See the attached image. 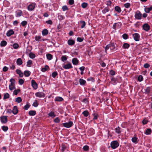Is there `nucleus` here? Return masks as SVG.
<instances>
[{"mask_svg": "<svg viewBox=\"0 0 152 152\" xmlns=\"http://www.w3.org/2000/svg\"><path fill=\"white\" fill-rule=\"evenodd\" d=\"M119 145V143L117 141H113L110 143V146L113 149L117 148Z\"/></svg>", "mask_w": 152, "mask_h": 152, "instance_id": "nucleus-1", "label": "nucleus"}, {"mask_svg": "<svg viewBox=\"0 0 152 152\" xmlns=\"http://www.w3.org/2000/svg\"><path fill=\"white\" fill-rule=\"evenodd\" d=\"M142 14L139 11H136L135 13L134 16L136 19L141 20L142 18Z\"/></svg>", "mask_w": 152, "mask_h": 152, "instance_id": "nucleus-2", "label": "nucleus"}, {"mask_svg": "<svg viewBox=\"0 0 152 152\" xmlns=\"http://www.w3.org/2000/svg\"><path fill=\"white\" fill-rule=\"evenodd\" d=\"M36 5V4L35 3H31L28 5V10L30 11H33Z\"/></svg>", "mask_w": 152, "mask_h": 152, "instance_id": "nucleus-3", "label": "nucleus"}, {"mask_svg": "<svg viewBox=\"0 0 152 152\" xmlns=\"http://www.w3.org/2000/svg\"><path fill=\"white\" fill-rule=\"evenodd\" d=\"M73 124L72 122L71 121H69L67 123H64L63 124V126L66 128H69L71 127Z\"/></svg>", "mask_w": 152, "mask_h": 152, "instance_id": "nucleus-4", "label": "nucleus"}, {"mask_svg": "<svg viewBox=\"0 0 152 152\" xmlns=\"http://www.w3.org/2000/svg\"><path fill=\"white\" fill-rule=\"evenodd\" d=\"M36 97L39 98L44 97L45 96V94L43 92H38L35 94Z\"/></svg>", "mask_w": 152, "mask_h": 152, "instance_id": "nucleus-5", "label": "nucleus"}, {"mask_svg": "<svg viewBox=\"0 0 152 152\" xmlns=\"http://www.w3.org/2000/svg\"><path fill=\"white\" fill-rule=\"evenodd\" d=\"M134 39L136 41H138L139 40L140 36L139 34L137 33H136L134 34H132Z\"/></svg>", "mask_w": 152, "mask_h": 152, "instance_id": "nucleus-6", "label": "nucleus"}, {"mask_svg": "<svg viewBox=\"0 0 152 152\" xmlns=\"http://www.w3.org/2000/svg\"><path fill=\"white\" fill-rule=\"evenodd\" d=\"M0 120L2 123L5 124L6 123L7 121V116H4L1 117Z\"/></svg>", "mask_w": 152, "mask_h": 152, "instance_id": "nucleus-7", "label": "nucleus"}, {"mask_svg": "<svg viewBox=\"0 0 152 152\" xmlns=\"http://www.w3.org/2000/svg\"><path fill=\"white\" fill-rule=\"evenodd\" d=\"M31 86L34 89H36L38 88V84L34 80H32L31 81Z\"/></svg>", "mask_w": 152, "mask_h": 152, "instance_id": "nucleus-8", "label": "nucleus"}, {"mask_svg": "<svg viewBox=\"0 0 152 152\" xmlns=\"http://www.w3.org/2000/svg\"><path fill=\"white\" fill-rule=\"evenodd\" d=\"M143 28L146 31H148L150 28V27L147 23H145L143 25Z\"/></svg>", "mask_w": 152, "mask_h": 152, "instance_id": "nucleus-9", "label": "nucleus"}, {"mask_svg": "<svg viewBox=\"0 0 152 152\" xmlns=\"http://www.w3.org/2000/svg\"><path fill=\"white\" fill-rule=\"evenodd\" d=\"M22 12L21 10H18L16 11V16L19 17L22 15Z\"/></svg>", "mask_w": 152, "mask_h": 152, "instance_id": "nucleus-10", "label": "nucleus"}, {"mask_svg": "<svg viewBox=\"0 0 152 152\" xmlns=\"http://www.w3.org/2000/svg\"><path fill=\"white\" fill-rule=\"evenodd\" d=\"M72 66L70 63H68L66 64L63 66V68L65 69H69L72 68Z\"/></svg>", "mask_w": 152, "mask_h": 152, "instance_id": "nucleus-11", "label": "nucleus"}, {"mask_svg": "<svg viewBox=\"0 0 152 152\" xmlns=\"http://www.w3.org/2000/svg\"><path fill=\"white\" fill-rule=\"evenodd\" d=\"M14 32L13 30L12 29H10L7 32L6 35L7 37H9L14 34Z\"/></svg>", "mask_w": 152, "mask_h": 152, "instance_id": "nucleus-12", "label": "nucleus"}, {"mask_svg": "<svg viewBox=\"0 0 152 152\" xmlns=\"http://www.w3.org/2000/svg\"><path fill=\"white\" fill-rule=\"evenodd\" d=\"M72 63L74 65H77L79 63V61L76 58H75L72 59Z\"/></svg>", "mask_w": 152, "mask_h": 152, "instance_id": "nucleus-13", "label": "nucleus"}, {"mask_svg": "<svg viewBox=\"0 0 152 152\" xmlns=\"http://www.w3.org/2000/svg\"><path fill=\"white\" fill-rule=\"evenodd\" d=\"M145 8L144 11L146 13H148L152 10V6H151L149 7H147L144 6Z\"/></svg>", "mask_w": 152, "mask_h": 152, "instance_id": "nucleus-14", "label": "nucleus"}, {"mask_svg": "<svg viewBox=\"0 0 152 152\" xmlns=\"http://www.w3.org/2000/svg\"><path fill=\"white\" fill-rule=\"evenodd\" d=\"M16 73L19 75V76L20 77H22L23 76V73L20 69H17L16 70Z\"/></svg>", "mask_w": 152, "mask_h": 152, "instance_id": "nucleus-15", "label": "nucleus"}, {"mask_svg": "<svg viewBox=\"0 0 152 152\" xmlns=\"http://www.w3.org/2000/svg\"><path fill=\"white\" fill-rule=\"evenodd\" d=\"M79 83L80 85L84 86L86 84V81L85 80L81 78L79 79Z\"/></svg>", "mask_w": 152, "mask_h": 152, "instance_id": "nucleus-16", "label": "nucleus"}, {"mask_svg": "<svg viewBox=\"0 0 152 152\" xmlns=\"http://www.w3.org/2000/svg\"><path fill=\"white\" fill-rule=\"evenodd\" d=\"M67 43L69 45H72L74 44L75 43V41L74 40L72 39H69L67 41Z\"/></svg>", "mask_w": 152, "mask_h": 152, "instance_id": "nucleus-17", "label": "nucleus"}, {"mask_svg": "<svg viewBox=\"0 0 152 152\" xmlns=\"http://www.w3.org/2000/svg\"><path fill=\"white\" fill-rule=\"evenodd\" d=\"M18 112V110L16 106H15L13 107V109L12 111V113L15 115Z\"/></svg>", "mask_w": 152, "mask_h": 152, "instance_id": "nucleus-18", "label": "nucleus"}, {"mask_svg": "<svg viewBox=\"0 0 152 152\" xmlns=\"http://www.w3.org/2000/svg\"><path fill=\"white\" fill-rule=\"evenodd\" d=\"M64 100L60 96H57L55 98V101L57 102H61Z\"/></svg>", "mask_w": 152, "mask_h": 152, "instance_id": "nucleus-19", "label": "nucleus"}, {"mask_svg": "<svg viewBox=\"0 0 152 152\" xmlns=\"http://www.w3.org/2000/svg\"><path fill=\"white\" fill-rule=\"evenodd\" d=\"M48 33V31L47 29H45L42 30V34L43 36H45L47 35Z\"/></svg>", "mask_w": 152, "mask_h": 152, "instance_id": "nucleus-20", "label": "nucleus"}, {"mask_svg": "<svg viewBox=\"0 0 152 152\" xmlns=\"http://www.w3.org/2000/svg\"><path fill=\"white\" fill-rule=\"evenodd\" d=\"M24 73L25 76L26 77L29 76L31 74V72L27 70L25 71Z\"/></svg>", "mask_w": 152, "mask_h": 152, "instance_id": "nucleus-21", "label": "nucleus"}, {"mask_svg": "<svg viewBox=\"0 0 152 152\" xmlns=\"http://www.w3.org/2000/svg\"><path fill=\"white\" fill-rule=\"evenodd\" d=\"M16 63L18 65H20L22 64L23 62L21 58H18L16 61Z\"/></svg>", "mask_w": 152, "mask_h": 152, "instance_id": "nucleus-22", "label": "nucleus"}, {"mask_svg": "<svg viewBox=\"0 0 152 152\" xmlns=\"http://www.w3.org/2000/svg\"><path fill=\"white\" fill-rule=\"evenodd\" d=\"M48 115L49 116L54 118L56 116V115L55 114L54 112L53 111H51L48 114Z\"/></svg>", "mask_w": 152, "mask_h": 152, "instance_id": "nucleus-23", "label": "nucleus"}, {"mask_svg": "<svg viewBox=\"0 0 152 152\" xmlns=\"http://www.w3.org/2000/svg\"><path fill=\"white\" fill-rule=\"evenodd\" d=\"M30 116H34L36 114V112L34 110H30L28 113Z\"/></svg>", "mask_w": 152, "mask_h": 152, "instance_id": "nucleus-24", "label": "nucleus"}, {"mask_svg": "<svg viewBox=\"0 0 152 152\" xmlns=\"http://www.w3.org/2000/svg\"><path fill=\"white\" fill-rule=\"evenodd\" d=\"M137 139L138 138L137 137H134L132 138V140L133 143L136 144L138 142Z\"/></svg>", "mask_w": 152, "mask_h": 152, "instance_id": "nucleus-25", "label": "nucleus"}, {"mask_svg": "<svg viewBox=\"0 0 152 152\" xmlns=\"http://www.w3.org/2000/svg\"><path fill=\"white\" fill-rule=\"evenodd\" d=\"M49 68V67L48 65H45L44 67H43L41 69V71L43 72H45L48 70Z\"/></svg>", "mask_w": 152, "mask_h": 152, "instance_id": "nucleus-26", "label": "nucleus"}, {"mask_svg": "<svg viewBox=\"0 0 152 152\" xmlns=\"http://www.w3.org/2000/svg\"><path fill=\"white\" fill-rule=\"evenodd\" d=\"M151 88L150 87H147L145 90V93L148 94L150 92Z\"/></svg>", "mask_w": 152, "mask_h": 152, "instance_id": "nucleus-27", "label": "nucleus"}, {"mask_svg": "<svg viewBox=\"0 0 152 152\" xmlns=\"http://www.w3.org/2000/svg\"><path fill=\"white\" fill-rule=\"evenodd\" d=\"M7 44V43L6 41L3 40L1 41L0 43V45L2 47H4Z\"/></svg>", "mask_w": 152, "mask_h": 152, "instance_id": "nucleus-28", "label": "nucleus"}, {"mask_svg": "<svg viewBox=\"0 0 152 152\" xmlns=\"http://www.w3.org/2000/svg\"><path fill=\"white\" fill-rule=\"evenodd\" d=\"M115 132L117 134H119L121 132V129L118 126L115 128Z\"/></svg>", "mask_w": 152, "mask_h": 152, "instance_id": "nucleus-29", "label": "nucleus"}, {"mask_svg": "<svg viewBox=\"0 0 152 152\" xmlns=\"http://www.w3.org/2000/svg\"><path fill=\"white\" fill-rule=\"evenodd\" d=\"M130 46V45L129 44L127 43H124L123 45V48L124 49H127L129 48Z\"/></svg>", "mask_w": 152, "mask_h": 152, "instance_id": "nucleus-30", "label": "nucleus"}, {"mask_svg": "<svg viewBox=\"0 0 152 152\" xmlns=\"http://www.w3.org/2000/svg\"><path fill=\"white\" fill-rule=\"evenodd\" d=\"M10 97V95L8 93H6L4 94L3 99H8Z\"/></svg>", "mask_w": 152, "mask_h": 152, "instance_id": "nucleus-31", "label": "nucleus"}, {"mask_svg": "<svg viewBox=\"0 0 152 152\" xmlns=\"http://www.w3.org/2000/svg\"><path fill=\"white\" fill-rule=\"evenodd\" d=\"M109 11V8L108 7L105 8L102 10V12L103 14H105L106 12H108Z\"/></svg>", "mask_w": 152, "mask_h": 152, "instance_id": "nucleus-32", "label": "nucleus"}, {"mask_svg": "<svg viewBox=\"0 0 152 152\" xmlns=\"http://www.w3.org/2000/svg\"><path fill=\"white\" fill-rule=\"evenodd\" d=\"M81 25V28H83L86 26V23L84 21L81 20L80 21Z\"/></svg>", "mask_w": 152, "mask_h": 152, "instance_id": "nucleus-33", "label": "nucleus"}, {"mask_svg": "<svg viewBox=\"0 0 152 152\" xmlns=\"http://www.w3.org/2000/svg\"><path fill=\"white\" fill-rule=\"evenodd\" d=\"M151 129H148L146 130L145 133L146 135H149L151 134Z\"/></svg>", "mask_w": 152, "mask_h": 152, "instance_id": "nucleus-34", "label": "nucleus"}, {"mask_svg": "<svg viewBox=\"0 0 152 152\" xmlns=\"http://www.w3.org/2000/svg\"><path fill=\"white\" fill-rule=\"evenodd\" d=\"M115 9V10L118 13H120L121 11V9L118 6H116Z\"/></svg>", "mask_w": 152, "mask_h": 152, "instance_id": "nucleus-35", "label": "nucleus"}, {"mask_svg": "<svg viewBox=\"0 0 152 152\" xmlns=\"http://www.w3.org/2000/svg\"><path fill=\"white\" fill-rule=\"evenodd\" d=\"M82 114L85 117H87L88 115L89 112L87 110H85L82 113Z\"/></svg>", "mask_w": 152, "mask_h": 152, "instance_id": "nucleus-36", "label": "nucleus"}, {"mask_svg": "<svg viewBox=\"0 0 152 152\" xmlns=\"http://www.w3.org/2000/svg\"><path fill=\"white\" fill-rule=\"evenodd\" d=\"M29 57L31 58H34L35 57V55L31 52L29 53Z\"/></svg>", "mask_w": 152, "mask_h": 152, "instance_id": "nucleus-37", "label": "nucleus"}, {"mask_svg": "<svg viewBox=\"0 0 152 152\" xmlns=\"http://www.w3.org/2000/svg\"><path fill=\"white\" fill-rule=\"evenodd\" d=\"M32 64V61L31 60H29L27 62L26 66L28 67H30Z\"/></svg>", "mask_w": 152, "mask_h": 152, "instance_id": "nucleus-38", "label": "nucleus"}, {"mask_svg": "<svg viewBox=\"0 0 152 152\" xmlns=\"http://www.w3.org/2000/svg\"><path fill=\"white\" fill-rule=\"evenodd\" d=\"M22 101V99L20 97H18L15 99V102L18 103H20Z\"/></svg>", "mask_w": 152, "mask_h": 152, "instance_id": "nucleus-39", "label": "nucleus"}, {"mask_svg": "<svg viewBox=\"0 0 152 152\" xmlns=\"http://www.w3.org/2000/svg\"><path fill=\"white\" fill-rule=\"evenodd\" d=\"M35 40L37 41H41V37L40 36H36L35 37Z\"/></svg>", "mask_w": 152, "mask_h": 152, "instance_id": "nucleus-40", "label": "nucleus"}, {"mask_svg": "<svg viewBox=\"0 0 152 152\" xmlns=\"http://www.w3.org/2000/svg\"><path fill=\"white\" fill-rule=\"evenodd\" d=\"M10 82L11 83V86H14L15 83V81L14 79L13 78H11L10 80Z\"/></svg>", "mask_w": 152, "mask_h": 152, "instance_id": "nucleus-41", "label": "nucleus"}, {"mask_svg": "<svg viewBox=\"0 0 152 152\" xmlns=\"http://www.w3.org/2000/svg\"><path fill=\"white\" fill-rule=\"evenodd\" d=\"M46 56L47 59L49 60H51L53 58L52 55L50 54H47L46 55Z\"/></svg>", "mask_w": 152, "mask_h": 152, "instance_id": "nucleus-42", "label": "nucleus"}, {"mask_svg": "<svg viewBox=\"0 0 152 152\" xmlns=\"http://www.w3.org/2000/svg\"><path fill=\"white\" fill-rule=\"evenodd\" d=\"M121 24V23H115L113 26V29H116V27Z\"/></svg>", "mask_w": 152, "mask_h": 152, "instance_id": "nucleus-43", "label": "nucleus"}, {"mask_svg": "<svg viewBox=\"0 0 152 152\" xmlns=\"http://www.w3.org/2000/svg\"><path fill=\"white\" fill-rule=\"evenodd\" d=\"M2 130L4 132L7 131L8 130V128L7 126H2Z\"/></svg>", "mask_w": 152, "mask_h": 152, "instance_id": "nucleus-44", "label": "nucleus"}, {"mask_svg": "<svg viewBox=\"0 0 152 152\" xmlns=\"http://www.w3.org/2000/svg\"><path fill=\"white\" fill-rule=\"evenodd\" d=\"M110 46V48L111 50H113L115 48V44L114 43H111L109 44Z\"/></svg>", "mask_w": 152, "mask_h": 152, "instance_id": "nucleus-45", "label": "nucleus"}, {"mask_svg": "<svg viewBox=\"0 0 152 152\" xmlns=\"http://www.w3.org/2000/svg\"><path fill=\"white\" fill-rule=\"evenodd\" d=\"M58 75V73L56 72H53L52 74V77L54 78H55L56 76Z\"/></svg>", "mask_w": 152, "mask_h": 152, "instance_id": "nucleus-46", "label": "nucleus"}, {"mask_svg": "<svg viewBox=\"0 0 152 152\" xmlns=\"http://www.w3.org/2000/svg\"><path fill=\"white\" fill-rule=\"evenodd\" d=\"M143 80V77L142 75H140L138 77V80L140 81L141 82Z\"/></svg>", "mask_w": 152, "mask_h": 152, "instance_id": "nucleus-47", "label": "nucleus"}, {"mask_svg": "<svg viewBox=\"0 0 152 152\" xmlns=\"http://www.w3.org/2000/svg\"><path fill=\"white\" fill-rule=\"evenodd\" d=\"M67 59V58L66 56H62L61 57V60L63 61H66Z\"/></svg>", "mask_w": 152, "mask_h": 152, "instance_id": "nucleus-48", "label": "nucleus"}, {"mask_svg": "<svg viewBox=\"0 0 152 152\" xmlns=\"http://www.w3.org/2000/svg\"><path fill=\"white\" fill-rule=\"evenodd\" d=\"M13 47L15 49H18L19 47V45L17 43H15L13 44Z\"/></svg>", "mask_w": 152, "mask_h": 152, "instance_id": "nucleus-49", "label": "nucleus"}, {"mask_svg": "<svg viewBox=\"0 0 152 152\" xmlns=\"http://www.w3.org/2000/svg\"><path fill=\"white\" fill-rule=\"evenodd\" d=\"M32 105L35 107H37L38 106V103L37 100H35V101L33 103Z\"/></svg>", "mask_w": 152, "mask_h": 152, "instance_id": "nucleus-50", "label": "nucleus"}, {"mask_svg": "<svg viewBox=\"0 0 152 152\" xmlns=\"http://www.w3.org/2000/svg\"><path fill=\"white\" fill-rule=\"evenodd\" d=\"M46 23L50 25H52L53 24V22L52 20H47L45 21Z\"/></svg>", "mask_w": 152, "mask_h": 152, "instance_id": "nucleus-51", "label": "nucleus"}, {"mask_svg": "<svg viewBox=\"0 0 152 152\" xmlns=\"http://www.w3.org/2000/svg\"><path fill=\"white\" fill-rule=\"evenodd\" d=\"M124 6L126 8H128L130 6V4L129 3H126L124 4Z\"/></svg>", "mask_w": 152, "mask_h": 152, "instance_id": "nucleus-52", "label": "nucleus"}, {"mask_svg": "<svg viewBox=\"0 0 152 152\" xmlns=\"http://www.w3.org/2000/svg\"><path fill=\"white\" fill-rule=\"evenodd\" d=\"M60 121V120L58 117L56 118L54 120V122L56 123H59Z\"/></svg>", "mask_w": 152, "mask_h": 152, "instance_id": "nucleus-53", "label": "nucleus"}, {"mask_svg": "<svg viewBox=\"0 0 152 152\" xmlns=\"http://www.w3.org/2000/svg\"><path fill=\"white\" fill-rule=\"evenodd\" d=\"M87 4L86 3H83L81 4L82 7L83 8H86L87 7Z\"/></svg>", "mask_w": 152, "mask_h": 152, "instance_id": "nucleus-54", "label": "nucleus"}, {"mask_svg": "<svg viewBox=\"0 0 152 152\" xmlns=\"http://www.w3.org/2000/svg\"><path fill=\"white\" fill-rule=\"evenodd\" d=\"M62 9L63 11H65L68 10V8L66 6L64 5L62 7Z\"/></svg>", "mask_w": 152, "mask_h": 152, "instance_id": "nucleus-55", "label": "nucleus"}, {"mask_svg": "<svg viewBox=\"0 0 152 152\" xmlns=\"http://www.w3.org/2000/svg\"><path fill=\"white\" fill-rule=\"evenodd\" d=\"M21 25L22 26H24L26 25L27 24V22L26 21H23L21 23Z\"/></svg>", "mask_w": 152, "mask_h": 152, "instance_id": "nucleus-56", "label": "nucleus"}, {"mask_svg": "<svg viewBox=\"0 0 152 152\" xmlns=\"http://www.w3.org/2000/svg\"><path fill=\"white\" fill-rule=\"evenodd\" d=\"M20 91V89H17L15 90L13 92V94L15 95H17L18 93Z\"/></svg>", "mask_w": 152, "mask_h": 152, "instance_id": "nucleus-57", "label": "nucleus"}, {"mask_svg": "<svg viewBox=\"0 0 152 152\" xmlns=\"http://www.w3.org/2000/svg\"><path fill=\"white\" fill-rule=\"evenodd\" d=\"M122 37L124 39H126L128 38V36L126 34H124L123 35Z\"/></svg>", "mask_w": 152, "mask_h": 152, "instance_id": "nucleus-58", "label": "nucleus"}, {"mask_svg": "<svg viewBox=\"0 0 152 152\" xmlns=\"http://www.w3.org/2000/svg\"><path fill=\"white\" fill-rule=\"evenodd\" d=\"M110 74L111 75L113 76L115 75V72L114 70H111L110 72Z\"/></svg>", "mask_w": 152, "mask_h": 152, "instance_id": "nucleus-59", "label": "nucleus"}, {"mask_svg": "<svg viewBox=\"0 0 152 152\" xmlns=\"http://www.w3.org/2000/svg\"><path fill=\"white\" fill-rule=\"evenodd\" d=\"M88 149H89V147L87 145H85L83 148V149L85 151H88Z\"/></svg>", "mask_w": 152, "mask_h": 152, "instance_id": "nucleus-60", "label": "nucleus"}, {"mask_svg": "<svg viewBox=\"0 0 152 152\" xmlns=\"http://www.w3.org/2000/svg\"><path fill=\"white\" fill-rule=\"evenodd\" d=\"M148 121L146 119H144L142 121V124L143 125H145L147 124Z\"/></svg>", "mask_w": 152, "mask_h": 152, "instance_id": "nucleus-61", "label": "nucleus"}, {"mask_svg": "<svg viewBox=\"0 0 152 152\" xmlns=\"http://www.w3.org/2000/svg\"><path fill=\"white\" fill-rule=\"evenodd\" d=\"M93 115H94L93 119L94 120L97 119L98 117V115L95 113L93 114Z\"/></svg>", "mask_w": 152, "mask_h": 152, "instance_id": "nucleus-62", "label": "nucleus"}, {"mask_svg": "<svg viewBox=\"0 0 152 152\" xmlns=\"http://www.w3.org/2000/svg\"><path fill=\"white\" fill-rule=\"evenodd\" d=\"M24 80L22 79H20L19 80V83L20 85H22L24 83Z\"/></svg>", "mask_w": 152, "mask_h": 152, "instance_id": "nucleus-63", "label": "nucleus"}, {"mask_svg": "<svg viewBox=\"0 0 152 152\" xmlns=\"http://www.w3.org/2000/svg\"><path fill=\"white\" fill-rule=\"evenodd\" d=\"M83 38H82L80 37H77V41L78 42H82L83 41Z\"/></svg>", "mask_w": 152, "mask_h": 152, "instance_id": "nucleus-64", "label": "nucleus"}]
</instances>
